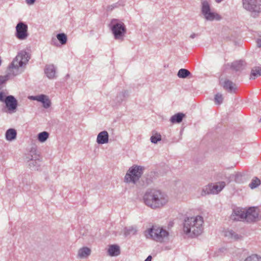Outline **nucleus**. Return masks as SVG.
Returning a JSON list of instances; mask_svg holds the SVG:
<instances>
[{"label":"nucleus","instance_id":"f257e3e1","mask_svg":"<svg viewBox=\"0 0 261 261\" xmlns=\"http://www.w3.org/2000/svg\"><path fill=\"white\" fill-rule=\"evenodd\" d=\"M30 56L25 51H20L9 66V74L0 75V90L5 86L6 82L9 80L10 75H17L21 73L28 64Z\"/></svg>","mask_w":261,"mask_h":261},{"label":"nucleus","instance_id":"f03ea898","mask_svg":"<svg viewBox=\"0 0 261 261\" xmlns=\"http://www.w3.org/2000/svg\"><path fill=\"white\" fill-rule=\"evenodd\" d=\"M143 200L147 206L155 210L164 206L168 201V197L161 190L150 189L145 192Z\"/></svg>","mask_w":261,"mask_h":261},{"label":"nucleus","instance_id":"7ed1b4c3","mask_svg":"<svg viewBox=\"0 0 261 261\" xmlns=\"http://www.w3.org/2000/svg\"><path fill=\"white\" fill-rule=\"evenodd\" d=\"M203 219L201 216L187 217L185 219L183 230L186 234L192 232L194 237L198 236L203 231Z\"/></svg>","mask_w":261,"mask_h":261},{"label":"nucleus","instance_id":"20e7f679","mask_svg":"<svg viewBox=\"0 0 261 261\" xmlns=\"http://www.w3.org/2000/svg\"><path fill=\"white\" fill-rule=\"evenodd\" d=\"M144 168L141 166L134 165L129 168L124 178V182L136 184L143 173Z\"/></svg>","mask_w":261,"mask_h":261},{"label":"nucleus","instance_id":"39448f33","mask_svg":"<svg viewBox=\"0 0 261 261\" xmlns=\"http://www.w3.org/2000/svg\"><path fill=\"white\" fill-rule=\"evenodd\" d=\"M111 29L116 40H123L126 29L124 23L119 20L113 19L111 22Z\"/></svg>","mask_w":261,"mask_h":261},{"label":"nucleus","instance_id":"423d86ee","mask_svg":"<svg viewBox=\"0 0 261 261\" xmlns=\"http://www.w3.org/2000/svg\"><path fill=\"white\" fill-rule=\"evenodd\" d=\"M261 0H242L243 7L255 17L261 12Z\"/></svg>","mask_w":261,"mask_h":261},{"label":"nucleus","instance_id":"0eeeda50","mask_svg":"<svg viewBox=\"0 0 261 261\" xmlns=\"http://www.w3.org/2000/svg\"><path fill=\"white\" fill-rule=\"evenodd\" d=\"M201 12L206 20H220L221 19V16L218 14L211 11L210 5L207 1L202 2Z\"/></svg>","mask_w":261,"mask_h":261},{"label":"nucleus","instance_id":"6e6552de","mask_svg":"<svg viewBox=\"0 0 261 261\" xmlns=\"http://www.w3.org/2000/svg\"><path fill=\"white\" fill-rule=\"evenodd\" d=\"M35 151V150H32L30 151V154L27 156L28 165L32 170H38L41 166V161L40 159L39 155L36 154Z\"/></svg>","mask_w":261,"mask_h":261},{"label":"nucleus","instance_id":"1a4fd4ad","mask_svg":"<svg viewBox=\"0 0 261 261\" xmlns=\"http://www.w3.org/2000/svg\"><path fill=\"white\" fill-rule=\"evenodd\" d=\"M259 210L256 207H250L245 211V220L249 223L255 222L258 220Z\"/></svg>","mask_w":261,"mask_h":261},{"label":"nucleus","instance_id":"9d476101","mask_svg":"<svg viewBox=\"0 0 261 261\" xmlns=\"http://www.w3.org/2000/svg\"><path fill=\"white\" fill-rule=\"evenodd\" d=\"M0 101L5 103V108L3 109V112L10 114L15 112L18 105L17 99H0Z\"/></svg>","mask_w":261,"mask_h":261},{"label":"nucleus","instance_id":"9b49d317","mask_svg":"<svg viewBox=\"0 0 261 261\" xmlns=\"http://www.w3.org/2000/svg\"><path fill=\"white\" fill-rule=\"evenodd\" d=\"M16 36L20 40L25 39L28 36V25L22 22H19L16 27Z\"/></svg>","mask_w":261,"mask_h":261},{"label":"nucleus","instance_id":"f8f14e48","mask_svg":"<svg viewBox=\"0 0 261 261\" xmlns=\"http://www.w3.org/2000/svg\"><path fill=\"white\" fill-rule=\"evenodd\" d=\"M245 210L240 207L233 209L230 218L234 221H240L245 219Z\"/></svg>","mask_w":261,"mask_h":261},{"label":"nucleus","instance_id":"ddd939ff","mask_svg":"<svg viewBox=\"0 0 261 261\" xmlns=\"http://www.w3.org/2000/svg\"><path fill=\"white\" fill-rule=\"evenodd\" d=\"M160 228H151L148 230V234H146L147 238H150L156 241H161V236H160L159 231L161 230Z\"/></svg>","mask_w":261,"mask_h":261},{"label":"nucleus","instance_id":"4468645a","mask_svg":"<svg viewBox=\"0 0 261 261\" xmlns=\"http://www.w3.org/2000/svg\"><path fill=\"white\" fill-rule=\"evenodd\" d=\"M109 141V134L106 131L103 130L100 132L97 137L96 142L99 144H103L107 143Z\"/></svg>","mask_w":261,"mask_h":261},{"label":"nucleus","instance_id":"2eb2a0df","mask_svg":"<svg viewBox=\"0 0 261 261\" xmlns=\"http://www.w3.org/2000/svg\"><path fill=\"white\" fill-rule=\"evenodd\" d=\"M223 88L230 93H234L237 89L235 84L229 80H226L223 84Z\"/></svg>","mask_w":261,"mask_h":261},{"label":"nucleus","instance_id":"dca6fc26","mask_svg":"<svg viewBox=\"0 0 261 261\" xmlns=\"http://www.w3.org/2000/svg\"><path fill=\"white\" fill-rule=\"evenodd\" d=\"M108 253L110 256H117L120 254V247L118 245H110L108 249Z\"/></svg>","mask_w":261,"mask_h":261},{"label":"nucleus","instance_id":"f3484780","mask_svg":"<svg viewBox=\"0 0 261 261\" xmlns=\"http://www.w3.org/2000/svg\"><path fill=\"white\" fill-rule=\"evenodd\" d=\"M45 73L49 79H54L56 77V68L54 65L50 64L45 66Z\"/></svg>","mask_w":261,"mask_h":261},{"label":"nucleus","instance_id":"a211bd4d","mask_svg":"<svg viewBox=\"0 0 261 261\" xmlns=\"http://www.w3.org/2000/svg\"><path fill=\"white\" fill-rule=\"evenodd\" d=\"M225 236L234 241H238L242 239V236L238 234L232 230H227L225 231Z\"/></svg>","mask_w":261,"mask_h":261},{"label":"nucleus","instance_id":"6ab92c4d","mask_svg":"<svg viewBox=\"0 0 261 261\" xmlns=\"http://www.w3.org/2000/svg\"><path fill=\"white\" fill-rule=\"evenodd\" d=\"M91 254V249L87 247L80 248L78 251V256L81 258H85Z\"/></svg>","mask_w":261,"mask_h":261},{"label":"nucleus","instance_id":"aec40b11","mask_svg":"<svg viewBox=\"0 0 261 261\" xmlns=\"http://www.w3.org/2000/svg\"><path fill=\"white\" fill-rule=\"evenodd\" d=\"M185 117V115L184 113H178L171 116L170 121L173 124L179 123L182 121Z\"/></svg>","mask_w":261,"mask_h":261},{"label":"nucleus","instance_id":"412c9836","mask_svg":"<svg viewBox=\"0 0 261 261\" xmlns=\"http://www.w3.org/2000/svg\"><path fill=\"white\" fill-rule=\"evenodd\" d=\"M5 136L7 140L12 141L16 138V130L13 128H9L6 131Z\"/></svg>","mask_w":261,"mask_h":261},{"label":"nucleus","instance_id":"4be33fe9","mask_svg":"<svg viewBox=\"0 0 261 261\" xmlns=\"http://www.w3.org/2000/svg\"><path fill=\"white\" fill-rule=\"evenodd\" d=\"M225 186L224 181H221L217 185H212V189L214 194H217L220 192Z\"/></svg>","mask_w":261,"mask_h":261},{"label":"nucleus","instance_id":"5701e85b","mask_svg":"<svg viewBox=\"0 0 261 261\" xmlns=\"http://www.w3.org/2000/svg\"><path fill=\"white\" fill-rule=\"evenodd\" d=\"M243 63L242 61H235L232 63L231 68L237 71L241 70L243 69Z\"/></svg>","mask_w":261,"mask_h":261},{"label":"nucleus","instance_id":"b1692460","mask_svg":"<svg viewBox=\"0 0 261 261\" xmlns=\"http://www.w3.org/2000/svg\"><path fill=\"white\" fill-rule=\"evenodd\" d=\"M191 75V72L188 70L184 68L179 69L177 73L178 77L182 79H185Z\"/></svg>","mask_w":261,"mask_h":261},{"label":"nucleus","instance_id":"393cba45","mask_svg":"<svg viewBox=\"0 0 261 261\" xmlns=\"http://www.w3.org/2000/svg\"><path fill=\"white\" fill-rule=\"evenodd\" d=\"M214 194V192L212 189V185H208L204 187L201 191V195L204 196L206 195Z\"/></svg>","mask_w":261,"mask_h":261},{"label":"nucleus","instance_id":"a878e982","mask_svg":"<svg viewBox=\"0 0 261 261\" xmlns=\"http://www.w3.org/2000/svg\"><path fill=\"white\" fill-rule=\"evenodd\" d=\"M261 75V68L259 67H255L251 70V78L255 79V77Z\"/></svg>","mask_w":261,"mask_h":261},{"label":"nucleus","instance_id":"bb28decb","mask_svg":"<svg viewBox=\"0 0 261 261\" xmlns=\"http://www.w3.org/2000/svg\"><path fill=\"white\" fill-rule=\"evenodd\" d=\"M49 137V133L44 131L38 134V140L40 142H44Z\"/></svg>","mask_w":261,"mask_h":261},{"label":"nucleus","instance_id":"cd10ccee","mask_svg":"<svg viewBox=\"0 0 261 261\" xmlns=\"http://www.w3.org/2000/svg\"><path fill=\"white\" fill-rule=\"evenodd\" d=\"M57 39L59 40L62 45H64L67 43V37L64 33H59L57 35Z\"/></svg>","mask_w":261,"mask_h":261},{"label":"nucleus","instance_id":"c85d7f7f","mask_svg":"<svg viewBox=\"0 0 261 261\" xmlns=\"http://www.w3.org/2000/svg\"><path fill=\"white\" fill-rule=\"evenodd\" d=\"M260 184V179L257 177H254L252 180L251 182L249 184V187L251 189H254L257 188Z\"/></svg>","mask_w":261,"mask_h":261},{"label":"nucleus","instance_id":"c756f323","mask_svg":"<svg viewBox=\"0 0 261 261\" xmlns=\"http://www.w3.org/2000/svg\"><path fill=\"white\" fill-rule=\"evenodd\" d=\"M137 232V229L134 227H125L124 230V234L125 236H127L130 234H135Z\"/></svg>","mask_w":261,"mask_h":261},{"label":"nucleus","instance_id":"7c9ffc66","mask_svg":"<svg viewBox=\"0 0 261 261\" xmlns=\"http://www.w3.org/2000/svg\"><path fill=\"white\" fill-rule=\"evenodd\" d=\"M32 100H36L38 101L41 102L43 107L45 108H48L51 105V101L50 99H32Z\"/></svg>","mask_w":261,"mask_h":261},{"label":"nucleus","instance_id":"2f4dec72","mask_svg":"<svg viewBox=\"0 0 261 261\" xmlns=\"http://www.w3.org/2000/svg\"><path fill=\"white\" fill-rule=\"evenodd\" d=\"M162 136L160 134L156 133L154 135L150 137V141L152 143L156 144L158 142L161 141Z\"/></svg>","mask_w":261,"mask_h":261},{"label":"nucleus","instance_id":"473e14b6","mask_svg":"<svg viewBox=\"0 0 261 261\" xmlns=\"http://www.w3.org/2000/svg\"><path fill=\"white\" fill-rule=\"evenodd\" d=\"M244 261H261V256L257 254H252L248 256Z\"/></svg>","mask_w":261,"mask_h":261},{"label":"nucleus","instance_id":"72a5a7b5","mask_svg":"<svg viewBox=\"0 0 261 261\" xmlns=\"http://www.w3.org/2000/svg\"><path fill=\"white\" fill-rule=\"evenodd\" d=\"M0 98H15L12 95H9V93L6 89L3 88L0 90Z\"/></svg>","mask_w":261,"mask_h":261},{"label":"nucleus","instance_id":"f704fd0d","mask_svg":"<svg viewBox=\"0 0 261 261\" xmlns=\"http://www.w3.org/2000/svg\"><path fill=\"white\" fill-rule=\"evenodd\" d=\"M153 173L150 172L147 174L146 175L145 178V183L147 185H148L150 184L153 180Z\"/></svg>","mask_w":261,"mask_h":261},{"label":"nucleus","instance_id":"c9c22d12","mask_svg":"<svg viewBox=\"0 0 261 261\" xmlns=\"http://www.w3.org/2000/svg\"><path fill=\"white\" fill-rule=\"evenodd\" d=\"M159 232L160 236H161L160 242H162L164 238L167 237L169 235L168 232L167 230L163 229V228L161 229V230L159 231Z\"/></svg>","mask_w":261,"mask_h":261},{"label":"nucleus","instance_id":"e433bc0d","mask_svg":"<svg viewBox=\"0 0 261 261\" xmlns=\"http://www.w3.org/2000/svg\"><path fill=\"white\" fill-rule=\"evenodd\" d=\"M121 5V4L118 2V3H115V4H113L112 5H109L107 7V10L108 11H112L113 10L114 8H117L119 6H120Z\"/></svg>","mask_w":261,"mask_h":261},{"label":"nucleus","instance_id":"4c0bfd02","mask_svg":"<svg viewBox=\"0 0 261 261\" xmlns=\"http://www.w3.org/2000/svg\"><path fill=\"white\" fill-rule=\"evenodd\" d=\"M28 98H48V97L44 94H40L36 96H29Z\"/></svg>","mask_w":261,"mask_h":261},{"label":"nucleus","instance_id":"58836bf2","mask_svg":"<svg viewBox=\"0 0 261 261\" xmlns=\"http://www.w3.org/2000/svg\"><path fill=\"white\" fill-rule=\"evenodd\" d=\"M214 103L217 106H219L223 102V99H213Z\"/></svg>","mask_w":261,"mask_h":261},{"label":"nucleus","instance_id":"ea45409f","mask_svg":"<svg viewBox=\"0 0 261 261\" xmlns=\"http://www.w3.org/2000/svg\"><path fill=\"white\" fill-rule=\"evenodd\" d=\"M50 44L54 46H58V43L57 42V39L56 38H54V37L52 38L51 41H50Z\"/></svg>","mask_w":261,"mask_h":261},{"label":"nucleus","instance_id":"a19ab883","mask_svg":"<svg viewBox=\"0 0 261 261\" xmlns=\"http://www.w3.org/2000/svg\"><path fill=\"white\" fill-rule=\"evenodd\" d=\"M256 43L258 47H261V36L257 39Z\"/></svg>","mask_w":261,"mask_h":261},{"label":"nucleus","instance_id":"79ce46f5","mask_svg":"<svg viewBox=\"0 0 261 261\" xmlns=\"http://www.w3.org/2000/svg\"><path fill=\"white\" fill-rule=\"evenodd\" d=\"M26 2L28 5H33L35 2V0H26Z\"/></svg>","mask_w":261,"mask_h":261},{"label":"nucleus","instance_id":"37998d69","mask_svg":"<svg viewBox=\"0 0 261 261\" xmlns=\"http://www.w3.org/2000/svg\"><path fill=\"white\" fill-rule=\"evenodd\" d=\"M199 36V34H195V33H193L192 34L190 37L191 38V39H194L196 37H197Z\"/></svg>","mask_w":261,"mask_h":261},{"label":"nucleus","instance_id":"c03bdc74","mask_svg":"<svg viewBox=\"0 0 261 261\" xmlns=\"http://www.w3.org/2000/svg\"><path fill=\"white\" fill-rule=\"evenodd\" d=\"M222 95L221 94L217 93V94H216L215 95V97L214 98H222Z\"/></svg>","mask_w":261,"mask_h":261},{"label":"nucleus","instance_id":"a18cd8bd","mask_svg":"<svg viewBox=\"0 0 261 261\" xmlns=\"http://www.w3.org/2000/svg\"><path fill=\"white\" fill-rule=\"evenodd\" d=\"M152 256L151 255H149L144 261H151Z\"/></svg>","mask_w":261,"mask_h":261},{"label":"nucleus","instance_id":"49530a36","mask_svg":"<svg viewBox=\"0 0 261 261\" xmlns=\"http://www.w3.org/2000/svg\"><path fill=\"white\" fill-rule=\"evenodd\" d=\"M223 0H215V1L217 3H221V2H222Z\"/></svg>","mask_w":261,"mask_h":261},{"label":"nucleus","instance_id":"de8ad7c7","mask_svg":"<svg viewBox=\"0 0 261 261\" xmlns=\"http://www.w3.org/2000/svg\"><path fill=\"white\" fill-rule=\"evenodd\" d=\"M258 121H259V122H261V116H260V119H259Z\"/></svg>","mask_w":261,"mask_h":261}]
</instances>
